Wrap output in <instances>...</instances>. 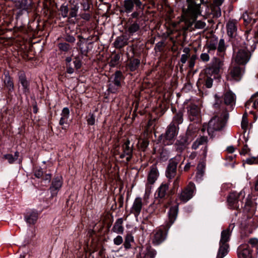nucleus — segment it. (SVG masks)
I'll list each match as a JSON object with an SVG mask.
<instances>
[{"label":"nucleus","instance_id":"nucleus-1","mask_svg":"<svg viewBox=\"0 0 258 258\" xmlns=\"http://www.w3.org/2000/svg\"><path fill=\"white\" fill-rule=\"evenodd\" d=\"M196 0H186L187 8L183 10L182 20L186 25L188 29L195 21L198 16L201 14V5L204 3L200 0V3H197Z\"/></svg>","mask_w":258,"mask_h":258},{"label":"nucleus","instance_id":"nucleus-2","mask_svg":"<svg viewBox=\"0 0 258 258\" xmlns=\"http://www.w3.org/2000/svg\"><path fill=\"white\" fill-rule=\"evenodd\" d=\"M226 116H215L209 122L208 132L209 134L214 131H219L225 125Z\"/></svg>","mask_w":258,"mask_h":258},{"label":"nucleus","instance_id":"nucleus-3","mask_svg":"<svg viewBox=\"0 0 258 258\" xmlns=\"http://www.w3.org/2000/svg\"><path fill=\"white\" fill-rule=\"evenodd\" d=\"M245 197V193L241 190L239 193L236 192H231L227 199L229 206L232 209H238L240 206L241 200ZM242 205L241 204V206Z\"/></svg>","mask_w":258,"mask_h":258},{"label":"nucleus","instance_id":"nucleus-4","mask_svg":"<svg viewBox=\"0 0 258 258\" xmlns=\"http://www.w3.org/2000/svg\"><path fill=\"white\" fill-rule=\"evenodd\" d=\"M195 190V184L192 183H189L179 195V199L183 203L187 202L193 197Z\"/></svg>","mask_w":258,"mask_h":258},{"label":"nucleus","instance_id":"nucleus-5","mask_svg":"<svg viewBox=\"0 0 258 258\" xmlns=\"http://www.w3.org/2000/svg\"><path fill=\"white\" fill-rule=\"evenodd\" d=\"M180 158V156H177L170 160L166 171L167 178L171 179L175 175L177 165L179 162Z\"/></svg>","mask_w":258,"mask_h":258},{"label":"nucleus","instance_id":"nucleus-6","mask_svg":"<svg viewBox=\"0 0 258 258\" xmlns=\"http://www.w3.org/2000/svg\"><path fill=\"white\" fill-rule=\"evenodd\" d=\"M207 138L204 136L201 137L197 139V140L193 143L192 145V149L196 150L201 147V149L204 148L202 155L204 156H206L207 151Z\"/></svg>","mask_w":258,"mask_h":258},{"label":"nucleus","instance_id":"nucleus-7","mask_svg":"<svg viewBox=\"0 0 258 258\" xmlns=\"http://www.w3.org/2000/svg\"><path fill=\"white\" fill-rule=\"evenodd\" d=\"M252 250L248 244L240 245L237 250L238 258H251Z\"/></svg>","mask_w":258,"mask_h":258},{"label":"nucleus","instance_id":"nucleus-8","mask_svg":"<svg viewBox=\"0 0 258 258\" xmlns=\"http://www.w3.org/2000/svg\"><path fill=\"white\" fill-rule=\"evenodd\" d=\"M122 80V75L120 71H117L114 75L112 84H111L108 90L112 93H115L120 85Z\"/></svg>","mask_w":258,"mask_h":258},{"label":"nucleus","instance_id":"nucleus-9","mask_svg":"<svg viewBox=\"0 0 258 258\" xmlns=\"http://www.w3.org/2000/svg\"><path fill=\"white\" fill-rule=\"evenodd\" d=\"M249 59V53L244 50H240L234 57L235 61L239 64H244L246 63Z\"/></svg>","mask_w":258,"mask_h":258},{"label":"nucleus","instance_id":"nucleus-10","mask_svg":"<svg viewBox=\"0 0 258 258\" xmlns=\"http://www.w3.org/2000/svg\"><path fill=\"white\" fill-rule=\"evenodd\" d=\"M122 153L120 154L121 158H125L126 160L128 161L132 157L133 145L130 146V142L127 141L122 147Z\"/></svg>","mask_w":258,"mask_h":258},{"label":"nucleus","instance_id":"nucleus-11","mask_svg":"<svg viewBox=\"0 0 258 258\" xmlns=\"http://www.w3.org/2000/svg\"><path fill=\"white\" fill-rule=\"evenodd\" d=\"M38 217V213L37 211L34 210H31L27 212L25 215V220L29 225L34 224Z\"/></svg>","mask_w":258,"mask_h":258},{"label":"nucleus","instance_id":"nucleus-12","mask_svg":"<svg viewBox=\"0 0 258 258\" xmlns=\"http://www.w3.org/2000/svg\"><path fill=\"white\" fill-rule=\"evenodd\" d=\"M143 207V202L142 199L136 198L134 201L131 208V212L136 216H138L141 211Z\"/></svg>","mask_w":258,"mask_h":258},{"label":"nucleus","instance_id":"nucleus-13","mask_svg":"<svg viewBox=\"0 0 258 258\" xmlns=\"http://www.w3.org/2000/svg\"><path fill=\"white\" fill-rule=\"evenodd\" d=\"M223 65V62L222 60L217 58H214L212 67L207 69L206 70V72L207 74H210L211 72L217 74L219 72V70L222 67Z\"/></svg>","mask_w":258,"mask_h":258},{"label":"nucleus","instance_id":"nucleus-14","mask_svg":"<svg viewBox=\"0 0 258 258\" xmlns=\"http://www.w3.org/2000/svg\"><path fill=\"white\" fill-rule=\"evenodd\" d=\"M177 135V128L176 125L171 123L165 133V138L168 140H171L173 139Z\"/></svg>","mask_w":258,"mask_h":258},{"label":"nucleus","instance_id":"nucleus-15","mask_svg":"<svg viewBox=\"0 0 258 258\" xmlns=\"http://www.w3.org/2000/svg\"><path fill=\"white\" fill-rule=\"evenodd\" d=\"M169 189V184L162 183L157 189L155 196L156 198L163 199L165 197Z\"/></svg>","mask_w":258,"mask_h":258},{"label":"nucleus","instance_id":"nucleus-16","mask_svg":"<svg viewBox=\"0 0 258 258\" xmlns=\"http://www.w3.org/2000/svg\"><path fill=\"white\" fill-rule=\"evenodd\" d=\"M234 227V225L233 224H231L228 228L222 232L221 237L220 241V243L221 244L226 243V242L229 240L230 233Z\"/></svg>","mask_w":258,"mask_h":258},{"label":"nucleus","instance_id":"nucleus-17","mask_svg":"<svg viewBox=\"0 0 258 258\" xmlns=\"http://www.w3.org/2000/svg\"><path fill=\"white\" fill-rule=\"evenodd\" d=\"M62 186L61 178L57 177L54 179L50 187V190L52 196H56L58 190Z\"/></svg>","mask_w":258,"mask_h":258},{"label":"nucleus","instance_id":"nucleus-18","mask_svg":"<svg viewBox=\"0 0 258 258\" xmlns=\"http://www.w3.org/2000/svg\"><path fill=\"white\" fill-rule=\"evenodd\" d=\"M178 212V207L177 206H175L171 207L168 212V219L169 222L167 224V226L169 227L174 223L176 219L177 215Z\"/></svg>","mask_w":258,"mask_h":258},{"label":"nucleus","instance_id":"nucleus-19","mask_svg":"<svg viewBox=\"0 0 258 258\" xmlns=\"http://www.w3.org/2000/svg\"><path fill=\"white\" fill-rule=\"evenodd\" d=\"M245 107L248 109L253 108L258 110V94L251 96L245 103Z\"/></svg>","mask_w":258,"mask_h":258},{"label":"nucleus","instance_id":"nucleus-20","mask_svg":"<svg viewBox=\"0 0 258 258\" xmlns=\"http://www.w3.org/2000/svg\"><path fill=\"white\" fill-rule=\"evenodd\" d=\"M189 117L190 120H194L200 116V110L198 106L191 105L188 111Z\"/></svg>","mask_w":258,"mask_h":258},{"label":"nucleus","instance_id":"nucleus-21","mask_svg":"<svg viewBox=\"0 0 258 258\" xmlns=\"http://www.w3.org/2000/svg\"><path fill=\"white\" fill-rule=\"evenodd\" d=\"M158 172L156 166H153L148 174L147 180L149 184H153L158 177Z\"/></svg>","mask_w":258,"mask_h":258},{"label":"nucleus","instance_id":"nucleus-22","mask_svg":"<svg viewBox=\"0 0 258 258\" xmlns=\"http://www.w3.org/2000/svg\"><path fill=\"white\" fill-rule=\"evenodd\" d=\"M165 238L163 232L161 230L156 231L154 233L152 238V242L155 245H158L162 242Z\"/></svg>","mask_w":258,"mask_h":258},{"label":"nucleus","instance_id":"nucleus-23","mask_svg":"<svg viewBox=\"0 0 258 258\" xmlns=\"http://www.w3.org/2000/svg\"><path fill=\"white\" fill-rule=\"evenodd\" d=\"M236 22L234 21H230L227 24V33L230 37H233L236 35L237 27Z\"/></svg>","mask_w":258,"mask_h":258},{"label":"nucleus","instance_id":"nucleus-24","mask_svg":"<svg viewBox=\"0 0 258 258\" xmlns=\"http://www.w3.org/2000/svg\"><path fill=\"white\" fill-rule=\"evenodd\" d=\"M235 96L230 91L227 92L224 95V103L226 105H232L235 101Z\"/></svg>","mask_w":258,"mask_h":258},{"label":"nucleus","instance_id":"nucleus-25","mask_svg":"<svg viewBox=\"0 0 258 258\" xmlns=\"http://www.w3.org/2000/svg\"><path fill=\"white\" fill-rule=\"evenodd\" d=\"M228 245L227 243L220 244L217 258H223L228 253Z\"/></svg>","mask_w":258,"mask_h":258},{"label":"nucleus","instance_id":"nucleus-26","mask_svg":"<svg viewBox=\"0 0 258 258\" xmlns=\"http://www.w3.org/2000/svg\"><path fill=\"white\" fill-rule=\"evenodd\" d=\"M19 82L23 87V90L24 93L29 92V83L27 81L25 76L23 74L19 75Z\"/></svg>","mask_w":258,"mask_h":258},{"label":"nucleus","instance_id":"nucleus-27","mask_svg":"<svg viewBox=\"0 0 258 258\" xmlns=\"http://www.w3.org/2000/svg\"><path fill=\"white\" fill-rule=\"evenodd\" d=\"M127 44V40L123 36L118 37L114 42V46L117 48H122Z\"/></svg>","mask_w":258,"mask_h":258},{"label":"nucleus","instance_id":"nucleus-28","mask_svg":"<svg viewBox=\"0 0 258 258\" xmlns=\"http://www.w3.org/2000/svg\"><path fill=\"white\" fill-rule=\"evenodd\" d=\"M231 77L236 80H239L241 76L242 72L239 67H235L231 70Z\"/></svg>","mask_w":258,"mask_h":258},{"label":"nucleus","instance_id":"nucleus-29","mask_svg":"<svg viewBox=\"0 0 258 258\" xmlns=\"http://www.w3.org/2000/svg\"><path fill=\"white\" fill-rule=\"evenodd\" d=\"M123 8L125 12L131 13L134 8L133 0H125L123 2Z\"/></svg>","mask_w":258,"mask_h":258},{"label":"nucleus","instance_id":"nucleus-30","mask_svg":"<svg viewBox=\"0 0 258 258\" xmlns=\"http://www.w3.org/2000/svg\"><path fill=\"white\" fill-rule=\"evenodd\" d=\"M218 39L216 38L211 39L208 43V52L211 53L212 51H215L217 48L218 44Z\"/></svg>","mask_w":258,"mask_h":258},{"label":"nucleus","instance_id":"nucleus-31","mask_svg":"<svg viewBox=\"0 0 258 258\" xmlns=\"http://www.w3.org/2000/svg\"><path fill=\"white\" fill-rule=\"evenodd\" d=\"M4 84L5 86L9 89V91H12L14 89V84L11 80L10 77L6 75L4 78Z\"/></svg>","mask_w":258,"mask_h":258},{"label":"nucleus","instance_id":"nucleus-32","mask_svg":"<svg viewBox=\"0 0 258 258\" xmlns=\"http://www.w3.org/2000/svg\"><path fill=\"white\" fill-rule=\"evenodd\" d=\"M122 224V220L121 219H118L113 227V231L117 233L122 232L123 228Z\"/></svg>","mask_w":258,"mask_h":258},{"label":"nucleus","instance_id":"nucleus-33","mask_svg":"<svg viewBox=\"0 0 258 258\" xmlns=\"http://www.w3.org/2000/svg\"><path fill=\"white\" fill-rule=\"evenodd\" d=\"M242 18L243 19L244 23L246 24L251 23L253 24L255 23L256 20L254 18H252L251 16H249L247 12H245L242 15Z\"/></svg>","mask_w":258,"mask_h":258},{"label":"nucleus","instance_id":"nucleus-34","mask_svg":"<svg viewBox=\"0 0 258 258\" xmlns=\"http://www.w3.org/2000/svg\"><path fill=\"white\" fill-rule=\"evenodd\" d=\"M140 29V26L137 22H134L131 24L128 28V32L130 34H133L137 32Z\"/></svg>","mask_w":258,"mask_h":258},{"label":"nucleus","instance_id":"nucleus-35","mask_svg":"<svg viewBox=\"0 0 258 258\" xmlns=\"http://www.w3.org/2000/svg\"><path fill=\"white\" fill-rule=\"evenodd\" d=\"M183 122V114L182 112H178L173 117L172 123L181 124Z\"/></svg>","mask_w":258,"mask_h":258},{"label":"nucleus","instance_id":"nucleus-36","mask_svg":"<svg viewBox=\"0 0 258 258\" xmlns=\"http://www.w3.org/2000/svg\"><path fill=\"white\" fill-rule=\"evenodd\" d=\"M184 54L181 55L180 61L182 63H185L189 57V51L190 49L188 47H185L183 50Z\"/></svg>","mask_w":258,"mask_h":258},{"label":"nucleus","instance_id":"nucleus-37","mask_svg":"<svg viewBox=\"0 0 258 258\" xmlns=\"http://www.w3.org/2000/svg\"><path fill=\"white\" fill-rule=\"evenodd\" d=\"M245 36L247 41H249L252 38H253L254 40H252V42H256V35L255 32L251 33V30H248L246 31L245 33Z\"/></svg>","mask_w":258,"mask_h":258},{"label":"nucleus","instance_id":"nucleus-38","mask_svg":"<svg viewBox=\"0 0 258 258\" xmlns=\"http://www.w3.org/2000/svg\"><path fill=\"white\" fill-rule=\"evenodd\" d=\"M176 150L179 152H181L185 148L186 145L185 143L177 141L174 145Z\"/></svg>","mask_w":258,"mask_h":258},{"label":"nucleus","instance_id":"nucleus-39","mask_svg":"<svg viewBox=\"0 0 258 258\" xmlns=\"http://www.w3.org/2000/svg\"><path fill=\"white\" fill-rule=\"evenodd\" d=\"M19 156V153L18 152H16L15 153L14 156H13L11 154H7L5 155V158L8 160L9 162L10 163H13L17 159L18 157Z\"/></svg>","mask_w":258,"mask_h":258},{"label":"nucleus","instance_id":"nucleus-40","mask_svg":"<svg viewBox=\"0 0 258 258\" xmlns=\"http://www.w3.org/2000/svg\"><path fill=\"white\" fill-rule=\"evenodd\" d=\"M79 10V6L77 5H73L70 9V16L71 18L76 17Z\"/></svg>","mask_w":258,"mask_h":258},{"label":"nucleus","instance_id":"nucleus-41","mask_svg":"<svg viewBox=\"0 0 258 258\" xmlns=\"http://www.w3.org/2000/svg\"><path fill=\"white\" fill-rule=\"evenodd\" d=\"M120 59V56L118 54H115L112 56L110 61L109 62L110 66L111 67H114L117 65Z\"/></svg>","mask_w":258,"mask_h":258},{"label":"nucleus","instance_id":"nucleus-42","mask_svg":"<svg viewBox=\"0 0 258 258\" xmlns=\"http://www.w3.org/2000/svg\"><path fill=\"white\" fill-rule=\"evenodd\" d=\"M250 245L251 247L258 249V239L256 238H252L248 240V244Z\"/></svg>","mask_w":258,"mask_h":258},{"label":"nucleus","instance_id":"nucleus-43","mask_svg":"<svg viewBox=\"0 0 258 258\" xmlns=\"http://www.w3.org/2000/svg\"><path fill=\"white\" fill-rule=\"evenodd\" d=\"M140 64V60L137 59H134L130 62V67L131 70L135 71Z\"/></svg>","mask_w":258,"mask_h":258},{"label":"nucleus","instance_id":"nucleus-44","mask_svg":"<svg viewBox=\"0 0 258 258\" xmlns=\"http://www.w3.org/2000/svg\"><path fill=\"white\" fill-rule=\"evenodd\" d=\"M218 43V46L217 47V50L219 52H222L225 50V42L223 39L220 40Z\"/></svg>","mask_w":258,"mask_h":258},{"label":"nucleus","instance_id":"nucleus-45","mask_svg":"<svg viewBox=\"0 0 258 258\" xmlns=\"http://www.w3.org/2000/svg\"><path fill=\"white\" fill-rule=\"evenodd\" d=\"M60 11L61 12V16L63 18L68 17L69 9L67 6L62 5L60 8Z\"/></svg>","mask_w":258,"mask_h":258},{"label":"nucleus","instance_id":"nucleus-46","mask_svg":"<svg viewBox=\"0 0 258 258\" xmlns=\"http://www.w3.org/2000/svg\"><path fill=\"white\" fill-rule=\"evenodd\" d=\"M245 163L248 164H257L258 163V157H252L245 160Z\"/></svg>","mask_w":258,"mask_h":258},{"label":"nucleus","instance_id":"nucleus-47","mask_svg":"<svg viewBox=\"0 0 258 258\" xmlns=\"http://www.w3.org/2000/svg\"><path fill=\"white\" fill-rule=\"evenodd\" d=\"M133 241V237L131 235H127L125 239V241L124 243V247L126 248H128L130 247V242Z\"/></svg>","mask_w":258,"mask_h":258},{"label":"nucleus","instance_id":"nucleus-48","mask_svg":"<svg viewBox=\"0 0 258 258\" xmlns=\"http://www.w3.org/2000/svg\"><path fill=\"white\" fill-rule=\"evenodd\" d=\"M59 48L63 51H68L70 48V45L66 43H61L58 44Z\"/></svg>","mask_w":258,"mask_h":258},{"label":"nucleus","instance_id":"nucleus-49","mask_svg":"<svg viewBox=\"0 0 258 258\" xmlns=\"http://www.w3.org/2000/svg\"><path fill=\"white\" fill-rule=\"evenodd\" d=\"M70 115V110L68 108L65 107L63 109L61 116V117H64L68 119Z\"/></svg>","mask_w":258,"mask_h":258},{"label":"nucleus","instance_id":"nucleus-50","mask_svg":"<svg viewBox=\"0 0 258 258\" xmlns=\"http://www.w3.org/2000/svg\"><path fill=\"white\" fill-rule=\"evenodd\" d=\"M95 122V116H94L93 114H90L89 115V117L87 119L88 124L89 125H92L94 124Z\"/></svg>","mask_w":258,"mask_h":258},{"label":"nucleus","instance_id":"nucleus-51","mask_svg":"<svg viewBox=\"0 0 258 258\" xmlns=\"http://www.w3.org/2000/svg\"><path fill=\"white\" fill-rule=\"evenodd\" d=\"M248 124L247 119L246 117L244 115L243 116L242 120L241 121V127L243 130H245Z\"/></svg>","mask_w":258,"mask_h":258},{"label":"nucleus","instance_id":"nucleus-52","mask_svg":"<svg viewBox=\"0 0 258 258\" xmlns=\"http://www.w3.org/2000/svg\"><path fill=\"white\" fill-rule=\"evenodd\" d=\"M206 26V23L201 21H198L195 23V27L197 29H203Z\"/></svg>","mask_w":258,"mask_h":258},{"label":"nucleus","instance_id":"nucleus-53","mask_svg":"<svg viewBox=\"0 0 258 258\" xmlns=\"http://www.w3.org/2000/svg\"><path fill=\"white\" fill-rule=\"evenodd\" d=\"M197 59L196 55H192L190 58L189 61V67L190 68H192L195 64V60Z\"/></svg>","mask_w":258,"mask_h":258},{"label":"nucleus","instance_id":"nucleus-54","mask_svg":"<svg viewBox=\"0 0 258 258\" xmlns=\"http://www.w3.org/2000/svg\"><path fill=\"white\" fill-rule=\"evenodd\" d=\"M200 59L203 61L207 62L209 60L210 57L207 53H203L200 55Z\"/></svg>","mask_w":258,"mask_h":258},{"label":"nucleus","instance_id":"nucleus-55","mask_svg":"<svg viewBox=\"0 0 258 258\" xmlns=\"http://www.w3.org/2000/svg\"><path fill=\"white\" fill-rule=\"evenodd\" d=\"M213 85V80L211 78L207 77L206 80L205 85L207 88L212 87Z\"/></svg>","mask_w":258,"mask_h":258},{"label":"nucleus","instance_id":"nucleus-56","mask_svg":"<svg viewBox=\"0 0 258 258\" xmlns=\"http://www.w3.org/2000/svg\"><path fill=\"white\" fill-rule=\"evenodd\" d=\"M114 243L116 245H120L123 241L122 238L120 236H117L114 239Z\"/></svg>","mask_w":258,"mask_h":258},{"label":"nucleus","instance_id":"nucleus-57","mask_svg":"<svg viewBox=\"0 0 258 258\" xmlns=\"http://www.w3.org/2000/svg\"><path fill=\"white\" fill-rule=\"evenodd\" d=\"M43 175V171L41 169H36L34 172V175L37 178H40Z\"/></svg>","mask_w":258,"mask_h":258},{"label":"nucleus","instance_id":"nucleus-58","mask_svg":"<svg viewBox=\"0 0 258 258\" xmlns=\"http://www.w3.org/2000/svg\"><path fill=\"white\" fill-rule=\"evenodd\" d=\"M148 145V142L147 140H143L141 143V148L143 149L146 148Z\"/></svg>","mask_w":258,"mask_h":258},{"label":"nucleus","instance_id":"nucleus-59","mask_svg":"<svg viewBox=\"0 0 258 258\" xmlns=\"http://www.w3.org/2000/svg\"><path fill=\"white\" fill-rule=\"evenodd\" d=\"M67 118L61 116L60 119L59 120V124L61 125H63L64 124H67Z\"/></svg>","mask_w":258,"mask_h":258},{"label":"nucleus","instance_id":"nucleus-60","mask_svg":"<svg viewBox=\"0 0 258 258\" xmlns=\"http://www.w3.org/2000/svg\"><path fill=\"white\" fill-rule=\"evenodd\" d=\"M75 67L76 69H79L81 67V63L79 60H76L74 61Z\"/></svg>","mask_w":258,"mask_h":258},{"label":"nucleus","instance_id":"nucleus-61","mask_svg":"<svg viewBox=\"0 0 258 258\" xmlns=\"http://www.w3.org/2000/svg\"><path fill=\"white\" fill-rule=\"evenodd\" d=\"M156 254V252L155 250H151L148 252V255L152 258H154Z\"/></svg>","mask_w":258,"mask_h":258},{"label":"nucleus","instance_id":"nucleus-62","mask_svg":"<svg viewBox=\"0 0 258 258\" xmlns=\"http://www.w3.org/2000/svg\"><path fill=\"white\" fill-rule=\"evenodd\" d=\"M179 180V176L176 177V179L173 182V186L174 188L178 186V182Z\"/></svg>","mask_w":258,"mask_h":258},{"label":"nucleus","instance_id":"nucleus-63","mask_svg":"<svg viewBox=\"0 0 258 258\" xmlns=\"http://www.w3.org/2000/svg\"><path fill=\"white\" fill-rule=\"evenodd\" d=\"M66 40L70 42H74L75 41V38L73 36H69L66 38Z\"/></svg>","mask_w":258,"mask_h":258},{"label":"nucleus","instance_id":"nucleus-64","mask_svg":"<svg viewBox=\"0 0 258 258\" xmlns=\"http://www.w3.org/2000/svg\"><path fill=\"white\" fill-rule=\"evenodd\" d=\"M248 149H247V146H245L243 149H242V151L240 152V154H246L248 152Z\"/></svg>","mask_w":258,"mask_h":258}]
</instances>
